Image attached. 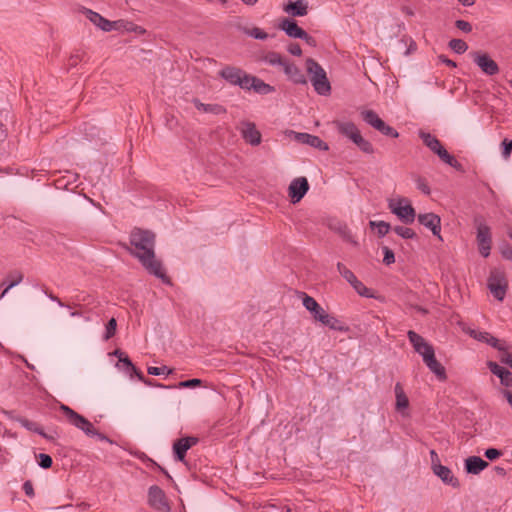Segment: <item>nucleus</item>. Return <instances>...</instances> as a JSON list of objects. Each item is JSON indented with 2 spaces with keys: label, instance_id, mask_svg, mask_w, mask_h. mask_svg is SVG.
Listing matches in <instances>:
<instances>
[{
  "label": "nucleus",
  "instance_id": "nucleus-31",
  "mask_svg": "<svg viewBox=\"0 0 512 512\" xmlns=\"http://www.w3.org/2000/svg\"><path fill=\"white\" fill-rule=\"evenodd\" d=\"M320 323L335 331L344 332L348 330V327L345 326L342 321L328 314L327 312L324 314V318L320 321Z\"/></svg>",
  "mask_w": 512,
  "mask_h": 512
},
{
  "label": "nucleus",
  "instance_id": "nucleus-49",
  "mask_svg": "<svg viewBox=\"0 0 512 512\" xmlns=\"http://www.w3.org/2000/svg\"><path fill=\"white\" fill-rule=\"evenodd\" d=\"M201 384H202V381L200 379L194 378V379H189V380H185V381L179 382L177 387H179V388H193V387L200 386Z\"/></svg>",
  "mask_w": 512,
  "mask_h": 512
},
{
  "label": "nucleus",
  "instance_id": "nucleus-36",
  "mask_svg": "<svg viewBox=\"0 0 512 512\" xmlns=\"http://www.w3.org/2000/svg\"><path fill=\"white\" fill-rule=\"evenodd\" d=\"M427 367L429 370L435 374V376L441 380L444 381L447 379L446 370L444 366L436 359L433 363L428 364Z\"/></svg>",
  "mask_w": 512,
  "mask_h": 512
},
{
  "label": "nucleus",
  "instance_id": "nucleus-7",
  "mask_svg": "<svg viewBox=\"0 0 512 512\" xmlns=\"http://www.w3.org/2000/svg\"><path fill=\"white\" fill-rule=\"evenodd\" d=\"M219 76L225 79L231 85H237L242 89L248 87L250 74L238 67L226 66L219 71Z\"/></svg>",
  "mask_w": 512,
  "mask_h": 512
},
{
  "label": "nucleus",
  "instance_id": "nucleus-17",
  "mask_svg": "<svg viewBox=\"0 0 512 512\" xmlns=\"http://www.w3.org/2000/svg\"><path fill=\"white\" fill-rule=\"evenodd\" d=\"M278 27L291 38L300 39L301 37L306 36V31L299 27L295 20L290 18L282 19Z\"/></svg>",
  "mask_w": 512,
  "mask_h": 512
},
{
  "label": "nucleus",
  "instance_id": "nucleus-19",
  "mask_svg": "<svg viewBox=\"0 0 512 512\" xmlns=\"http://www.w3.org/2000/svg\"><path fill=\"white\" fill-rule=\"evenodd\" d=\"M407 336L414 350L422 357L423 355H426L428 350L434 349L433 346L430 345L421 335L417 334L413 330H409Z\"/></svg>",
  "mask_w": 512,
  "mask_h": 512
},
{
  "label": "nucleus",
  "instance_id": "nucleus-50",
  "mask_svg": "<svg viewBox=\"0 0 512 512\" xmlns=\"http://www.w3.org/2000/svg\"><path fill=\"white\" fill-rule=\"evenodd\" d=\"M500 253L503 258L507 260H512V246L507 242H503L500 245Z\"/></svg>",
  "mask_w": 512,
  "mask_h": 512
},
{
  "label": "nucleus",
  "instance_id": "nucleus-42",
  "mask_svg": "<svg viewBox=\"0 0 512 512\" xmlns=\"http://www.w3.org/2000/svg\"><path fill=\"white\" fill-rule=\"evenodd\" d=\"M354 144H356L357 147L364 153L372 154L374 152L372 144L369 141H367L366 139H364L362 137V135L360 137H358V139L354 142Z\"/></svg>",
  "mask_w": 512,
  "mask_h": 512
},
{
  "label": "nucleus",
  "instance_id": "nucleus-35",
  "mask_svg": "<svg viewBox=\"0 0 512 512\" xmlns=\"http://www.w3.org/2000/svg\"><path fill=\"white\" fill-rule=\"evenodd\" d=\"M7 277L8 279H10V283L3 290V292L0 295V298H3L11 288L18 285L23 280V274L20 271L10 272Z\"/></svg>",
  "mask_w": 512,
  "mask_h": 512
},
{
  "label": "nucleus",
  "instance_id": "nucleus-37",
  "mask_svg": "<svg viewBox=\"0 0 512 512\" xmlns=\"http://www.w3.org/2000/svg\"><path fill=\"white\" fill-rule=\"evenodd\" d=\"M449 47L457 54H463L468 50L467 43L462 39L450 40Z\"/></svg>",
  "mask_w": 512,
  "mask_h": 512
},
{
  "label": "nucleus",
  "instance_id": "nucleus-62",
  "mask_svg": "<svg viewBox=\"0 0 512 512\" xmlns=\"http://www.w3.org/2000/svg\"><path fill=\"white\" fill-rule=\"evenodd\" d=\"M137 376V378L143 382L144 384L148 385V386H155L156 384H154L153 380L151 379H148V378H145V376L142 374L141 371L138 370V372L135 374Z\"/></svg>",
  "mask_w": 512,
  "mask_h": 512
},
{
  "label": "nucleus",
  "instance_id": "nucleus-3",
  "mask_svg": "<svg viewBox=\"0 0 512 512\" xmlns=\"http://www.w3.org/2000/svg\"><path fill=\"white\" fill-rule=\"evenodd\" d=\"M388 208L405 224H411L415 220V209L407 198L390 199L388 201Z\"/></svg>",
  "mask_w": 512,
  "mask_h": 512
},
{
  "label": "nucleus",
  "instance_id": "nucleus-41",
  "mask_svg": "<svg viewBox=\"0 0 512 512\" xmlns=\"http://www.w3.org/2000/svg\"><path fill=\"white\" fill-rule=\"evenodd\" d=\"M393 230L397 235L404 239H412L416 237V233L411 228L405 226H395Z\"/></svg>",
  "mask_w": 512,
  "mask_h": 512
},
{
  "label": "nucleus",
  "instance_id": "nucleus-4",
  "mask_svg": "<svg viewBox=\"0 0 512 512\" xmlns=\"http://www.w3.org/2000/svg\"><path fill=\"white\" fill-rule=\"evenodd\" d=\"M476 226V240L478 244L479 253L487 258L490 255L492 246V235L490 227L485 223L482 217L474 219Z\"/></svg>",
  "mask_w": 512,
  "mask_h": 512
},
{
  "label": "nucleus",
  "instance_id": "nucleus-12",
  "mask_svg": "<svg viewBox=\"0 0 512 512\" xmlns=\"http://www.w3.org/2000/svg\"><path fill=\"white\" fill-rule=\"evenodd\" d=\"M309 190V183L305 177H298L291 181L288 194L293 204L299 202Z\"/></svg>",
  "mask_w": 512,
  "mask_h": 512
},
{
  "label": "nucleus",
  "instance_id": "nucleus-28",
  "mask_svg": "<svg viewBox=\"0 0 512 512\" xmlns=\"http://www.w3.org/2000/svg\"><path fill=\"white\" fill-rule=\"evenodd\" d=\"M470 335L478 341L486 342L497 350H502V342L494 336L490 335L488 332H477L472 330Z\"/></svg>",
  "mask_w": 512,
  "mask_h": 512
},
{
  "label": "nucleus",
  "instance_id": "nucleus-47",
  "mask_svg": "<svg viewBox=\"0 0 512 512\" xmlns=\"http://www.w3.org/2000/svg\"><path fill=\"white\" fill-rule=\"evenodd\" d=\"M148 374L153 376H159V375H169L172 373V370L169 369L167 366H161V367H149L148 368Z\"/></svg>",
  "mask_w": 512,
  "mask_h": 512
},
{
  "label": "nucleus",
  "instance_id": "nucleus-18",
  "mask_svg": "<svg viewBox=\"0 0 512 512\" xmlns=\"http://www.w3.org/2000/svg\"><path fill=\"white\" fill-rule=\"evenodd\" d=\"M432 470L433 473L438 476L445 484L451 485L453 488L460 487L459 480L453 475L452 471L447 466H444L440 463L434 465Z\"/></svg>",
  "mask_w": 512,
  "mask_h": 512
},
{
  "label": "nucleus",
  "instance_id": "nucleus-29",
  "mask_svg": "<svg viewBox=\"0 0 512 512\" xmlns=\"http://www.w3.org/2000/svg\"><path fill=\"white\" fill-rule=\"evenodd\" d=\"M419 137L423 143L435 154H437L442 148L441 142L432 134L420 131Z\"/></svg>",
  "mask_w": 512,
  "mask_h": 512
},
{
  "label": "nucleus",
  "instance_id": "nucleus-25",
  "mask_svg": "<svg viewBox=\"0 0 512 512\" xmlns=\"http://www.w3.org/2000/svg\"><path fill=\"white\" fill-rule=\"evenodd\" d=\"M251 89H253L256 93L261 95H267L275 91V88L273 86L265 83L263 80L253 75H250L248 87L245 88V90Z\"/></svg>",
  "mask_w": 512,
  "mask_h": 512
},
{
  "label": "nucleus",
  "instance_id": "nucleus-30",
  "mask_svg": "<svg viewBox=\"0 0 512 512\" xmlns=\"http://www.w3.org/2000/svg\"><path fill=\"white\" fill-rule=\"evenodd\" d=\"M436 155L440 158L442 162L453 167L457 171H464L463 165L459 161H457V159L453 155L449 154L444 147Z\"/></svg>",
  "mask_w": 512,
  "mask_h": 512
},
{
  "label": "nucleus",
  "instance_id": "nucleus-8",
  "mask_svg": "<svg viewBox=\"0 0 512 512\" xmlns=\"http://www.w3.org/2000/svg\"><path fill=\"white\" fill-rule=\"evenodd\" d=\"M362 119L372 126L374 129L381 132L383 135L397 138L398 132L391 126L387 125L376 112L373 110H364L361 112Z\"/></svg>",
  "mask_w": 512,
  "mask_h": 512
},
{
  "label": "nucleus",
  "instance_id": "nucleus-33",
  "mask_svg": "<svg viewBox=\"0 0 512 512\" xmlns=\"http://www.w3.org/2000/svg\"><path fill=\"white\" fill-rule=\"evenodd\" d=\"M396 409L401 411L408 408L409 400L400 383L395 385Z\"/></svg>",
  "mask_w": 512,
  "mask_h": 512
},
{
  "label": "nucleus",
  "instance_id": "nucleus-56",
  "mask_svg": "<svg viewBox=\"0 0 512 512\" xmlns=\"http://www.w3.org/2000/svg\"><path fill=\"white\" fill-rule=\"evenodd\" d=\"M455 26L464 33H470L472 31V25L465 20H456Z\"/></svg>",
  "mask_w": 512,
  "mask_h": 512
},
{
  "label": "nucleus",
  "instance_id": "nucleus-22",
  "mask_svg": "<svg viewBox=\"0 0 512 512\" xmlns=\"http://www.w3.org/2000/svg\"><path fill=\"white\" fill-rule=\"evenodd\" d=\"M303 306L312 314L315 321L320 322L324 318L326 311L311 296L303 293Z\"/></svg>",
  "mask_w": 512,
  "mask_h": 512
},
{
  "label": "nucleus",
  "instance_id": "nucleus-10",
  "mask_svg": "<svg viewBox=\"0 0 512 512\" xmlns=\"http://www.w3.org/2000/svg\"><path fill=\"white\" fill-rule=\"evenodd\" d=\"M508 282L502 272L492 271L488 278V288L492 295L499 301H503Z\"/></svg>",
  "mask_w": 512,
  "mask_h": 512
},
{
  "label": "nucleus",
  "instance_id": "nucleus-63",
  "mask_svg": "<svg viewBox=\"0 0 512 512\" xmlns=\"http://www.w3.org/2000/svg\"><path fill=\"white\" fill-rule=\"evenodd\" d=\"M430 457H431V467L433 468L434 465L440 464V460L438 457V454L435 450L430 451Z\"/></svg>",
  "mask_w": 512,
  "mask_h": 512
},
{
  "label": "nucleus",
  "instance_id": "nucleus-51",
  "mask_svg": "<svg viewBox=\"0 0 512 512\" xmlns=\"http://www.w3.org/2000/svg\"><path fill=\"white\" fill-rule=\"evenodd\" d=\"M383 253H384V258H383L384 264L391 265L395 262L394 252L390 248H388L386 246L383 247Z\"/></svg>",
  "mask_w": 512,
  "mask_h": 512
},
{
  "label": "nucleus",
  "instance_id": "nucleus-34",
  "mask_svg": "<svg viewBox=\"0 0 512 512\" xmlns=\"http://www.w3.org/2000/svg\"><path fill=\"white\" fill-rule=\"evenodd\" d=\"M261 59H262V61H264L265 63H267L271 66L279 65L281 67L283 66V64L286 61V59H284L279 53L274 52V51L266 53L264 56H262Z\"/></svg>",
  "mask_w": 512,
  "mask_h": 512
},
{
  "label": "nucleus",
  "instance_id": "nucleus-2",
  "mask_svg": "<svg viewBox=\"0 0 512 512\" xmlns=\"http://www.w3.org/2000/svg\"><path fill=\"white\" fill-rule=\"evenodd\" d=\"M306 70L310 75V81L315 91L320 95H327L331 91V86L325 70L314 59L306 60Z\"/></svg>",
  "mask_w": 512,
  "mask_h": 512
},
{
  "label": "nucleus",
  "instance_id": "nucleus-45",
  "mask_svg": "<svg viewBox=\"0 0 512 512\" xmlns=\"http://www.w3.org/2000/svg\"><path fill=\"white\" fill-rule=\"evenodd\" d=\"M116 328H117V322H116V319L115 318H111L107 325H106V333H105V336L104 338L106 340L110 339L111 337H113L115 335V332H116Z\"/></svg>",
  "mask_w": 512,
  "mask_h": 512
},
{
  "label": "nucleus",
  "instance_id": "nucleus-58",
  "mask_svg": "<svg viewBox=\"0 0 512 512\" xmlns=\"http://www.w3.org/2000/svg\"><path fill=\"white\" fill-rule=\"evenodd\" d=\"M287 51L294 56H301L302 49L298 43H291L287 47Z\"/></svg>",
  "mask_w": 512,
  "mask_h": 512
},
{
  "label": "nucleus",
  "instance_id": "nucleus-26",
  "mask_svg": "<svg viewBox=\"0 0 512 512\" xmlns=\"http://www.w3.org/2000/svg\"><path fill=\"white\" fill-rule=\"evenodd\" d=\"M488 462L479 456H470L465 459V470L468 474L477 475L488 467Z\"/></svg>",
  "mask_w": 512,
  "mask_h": 512
},
{
  "label": "nucleus",
  "instance_id": "nucleus-52",
  "mask_svg": "<svg viewBox=\"0 0 512 512\" xmlns=\"http://www.w3.org/2000/svg\"><path fill=\"white\" fill-rule=\"evenodd\" d=\"M487 366H488V368L490 369V371H491L494 375H496V376H498V377H499L500 375H502V374L506 371V369H505V368L501 367L500 365H498V364H497L496 362H494V361H488V362H487Z\"/></svg>",
  "mask_w": 512,
  "mask_h": 512
},
{
  "label": "nucleus",
  "instance_id": "nucleus-13",
  "mask_svg": "<svg viewBox=\"0 0 512 512\" xmlns=\"http://www.w3.org/2000/svg\"><path fill=\"white\" fill-rule=\"evenodd\" d=\"M199 442V439L194 436H187L177 439L173 443V453L174 457L177 461L185 462V456L187 451L196 445Z\"/></svg>",
  "mask_w": 512,
  "mask_h": 512
},
{
  "label": "nucleus",
  "instance_id": "nucleus-9",
  "mask_svg": "<svg viewBox=\"0 0 512 512\" xmlns=\"http://www.w3.org/2000/svg\"><path fill=\"white\" fill-rule=\"evenodd\" d=\"M473 62L487 76H494L499 73L498 64L485 52L474 51L470 53Z\"/></svg>",
  "mask_w": 512,
  "mask_h": 512
},
{
  "label": "nucleus",
  "instance_id": "nucleus-48",
  "mask_svg": "<svg viewBox=\"0 0 512 512\" xmlns=\"http://www.w3.org/2000/svg\"><path fill=\"white\" fill-rule=\"evenodd\" d=\"M119 362L123 363L124 366H126V370H127V372L130 373L131 376L138 372V369L133 365V363L131 362V360L129 359V357L126 354H124L119 359Z\"/></svg>",
  "mask_w": 512,
  "mask_h": 512
},
{
  "label": "nucleus",
  "instance_id": "nucleus-11",
  "mask_svg": "<svg viewBox=\"0 0 512 512\" xmlns=\"http://www.w3.org/2000/svg\"><path fill=\"white\" fill-rule=\"evenodd\" d=\"M5 415L9 419L18 422L25 429L37 433L47 440H55V436L52 434L45 433L42 427L37 422L31 421L25 417L17 416L12 411H5Z\"/></svg>",
  "mask_w": 512,
  "mask_h": 512
},
{
  "label": "nucleus",
  "instance_id": "nucleus-5",
  "mask_svg": "<svg viewBox=\"0 0 512 512\" xmlns=\"http://www.w3.org/2000/svg\"><path fill=\"white\" fill-rule=\"evenodd\" d=\"M60 409L67 417L69 423L75 426L76 428L82 430L87 436L93 437L94 435L97 434L96 428L84 416L78 414L76 411H74L69 406L64 404L60 406Z\"/></svg>",
  "mask_w": 512,
  "mask_h": 512
},
{
  "label": "nucleus",
  "instance_id": "nucleus-64",
  "mask_svg": "<svg viewBox=\"0 0 512 512\" xmlns=\"http://www.w3.org/2000/svg\"><path fill=\"white\" fill-rule=\"evenodd\" d=\"M300 39L304 40L308 45H310L312 47H315L317 44L315 38L310 36L307 32H306V36L301 37Z\"/></svg>",
  "mask_w": 512,
  "mask_h": 512
},
{
  "label": "nucleus",
  "instance_id": "nucleus-43",
  "mask_svg": "<svg viewBox=\"0 0 512 512\" xmlns=\"http://www.w3.org/2000/svg\"><path fill=\"white\" fill-rule=\"evenodd\" d=\"M355 291L360 295L364 297H370V290L357 278L353 281V283L350 284Z\"/></svg>",
  "mask_w": 512,
  "mask_h": 512
},
{
  "label": "nucleus",
  "instance_id": "nucleus-39",
  "mask_svg": "<svg viewBox=\"0 0 512 512\" xmlns=\"http://www.w3.org/2000/svg\"><path fill=\"white\" fill-rule=\"evenodd\" d=\"M337 270L349 284L353 283V281L357 278L355 274L341 262L337 263Z\"/></svg>",
  "mask_w": 512,
  "mask_h": 512
},
{
  "label": "nucleus",
  "instance_id": "nucleus-27",
  "mask_svg": "<svg viewBox=\"0 0 512 512\" xmlns=\"http://www.w3.org/2000/svg\"><path fill=\"white\" fill-rule=\"evenodd\" d=\"M194 106L204 113L220 115L226 113V108L220 104H204L199 99L194 98L192 100Z\"/></svg>",
  "mask_w": 512,
  "mask_h": 512
},
{
  "label": "nucleus",
  "instance_id": "nucleus-23",
  "mask_svg": "<svg viewBox=\"0 0 512 512\" xmlns=\"http://www.w3.org/2000/svg\"><path fill=\"white\" fill-rule=\"evenodd\" d=\"M283 9L293 17H303L308 13V2L306 0L289 1Z\"/></svg>",
  "mask_w": 512,
  "mask_h": 512
},
{
  "label": "nucleus",
  "instance_id": "nucleus-14",
  "mask_svg": "<svg viewBox=\"0 0 512 512\" xmlns=\"http://www.w3.org/2000/svg\"><path fill=\"white\" fill-rule=\"evenodd\" d=\"M240 133L246 143L257 146L261 143L262 136L260 131L256 128L255 123L250 121H242L240 123Z\"/></svg>",
  "mask_w": 512,
  "mask_h": 512
},
{
  "label": "nucleus",
  "instance_id": "nucleus-6",
  "mask_svg": "<svg viewBox=\"0 0 512 512\" xmlns=\"http://www.w3.org/2000/svg\"><path fill=\"white\" fill-rule=\"evenodd\" d=\"M60 409L67 417L69 423L75 426L76 428L82 430L87 436L93 437L94 435L97 434L96 428L84 416L78 414L76 411H74L69 406L64 404L60 406Z\"/></svg>",
  "mask_w": 512,
  "mask_h": 512
},
{
  "label": "nucleus",
  "instance_id": "nucleus-57",
  "mask_svg": "<svg viewBox=\"0 0 512 512\" xmlns=\"http://www.w3.org/2000/svg\"><path fill=\"white\" fill-rule=\"evenodd\" d=\"M499 378L502 385L506 387L512 386V373L509 370L506 369V371L500 375Z\"/></svg>",
  "mask_w": 512,
  "mask_h": 512
},
{
  "label": "nucleus",
  "instance_id": "nucleus-21",
  "mask_svg": "<svg viewBox=\"0 0 512 512\" xmlns=\"http://www.w3.org/2000/svg\"><path fill=\"white\" fill-rule=\"evenodd\" d=\"M294 138L296 141L302 144H307L311 147L317 148L319 150L327 151L328 145L323 140H321L318 136L311 135L308 133H294Z\"/></svg>",
  "mask_w": 512,
  "mask_h": 512
},
{
  "label": "nucleus",
  "instance_id": "nucleus-38",
  "mask_svg": "<svg viewBox=\"0 0 512 512\" xmlns=\"http://www.w3.org/2000/svg\"><path fill=\"white\" fill-rule=\"evenodd\" d=\"M334 229L342 236L345 241L350 242L355 246L358 245V242L353 239L348 227L345 224L339 223L337 227H334Z\"/></svg>",
  "mask_w": 512,
  "mask_h": 512
},
{
  "label": "nucleus",
  "instance_id": "nucleus-32",
  "mask_svg": "<svg viewBox=\"0 0 512 512\" xmlns=\"http://www.w3.org/2000/svg\"><path fill=\"white\" fill-rule=\"evenodd\" d=\"M88 14L90 21L100 27L103 31H110L112 29V23L102 17L99 13L88 10Z\"/></svg>",
  "mask_w": 512,
  "mask_h": 512
},
{
  "label": "nucleus",
  "instance_id": "nucleus-44",
  "mask_svg": "<svg viewBox=\"0 0 512 512\" xmlns=\"http://www.w3.org/2000/svg\"><path fill=\"white\" fill-rule=\"evenodd\" d=\"M499 351V360L512 368V354L507 351L505 343L502 342V350Z\"/></svg>",
  "mask_w": 512,
  "mask_h": 512
},
{
  "label": "nucleus",
  "instance_id": "nucleus-53",
  "mask_svg": "<svg viewBox=\"0 0 512 512\" xmlns=\"http://www.w3.org/2000/svg\"><path fill=\"white\" fill-rule=\"evenodd\" d=\"M52 458L48 454L40 453L39 454V465L44 469H48L52 466Z\"/></svg>",
  "mask_w": 512,
  "mask_h": 512
},
{
  "label": "nucleus",
  "instance_id": "nucleus-1",
  "mask_svg": "<svg viewBox=\"0 0 512 512\" xmlns=\"http://www.w3.org/2000/svg\"><path fill=\"white\" fill-rule=\"evenodd\" d=\"M130 254L137 258L142 266L152 275L169 284L170 278L166 275L160 260L155 256V234L149 230L135 228L130 234Z\"/></svg>",
  "mask_w": 512,
  "mask_h": 512
},
{
  "label": "nucleus",
  "instance_id": "nucleus-16",
  "mask_svg": "<svg viewBox=\"0 0 512 512\" xmlns=\"http://www.w3.org/2000/svg\"><path fill=\"white\" fill-rule=\"evenodd\" d=\"M418 221L421 225L430 229L431 232L433 233V235H435L441 239V236H440L441 219L438 215H436L434 213L419 214Z\"/></svg>",
  "mask_w": 512,
  "mask_h": 512
},
{
  "label": "nucleus",
  "instance_id": "nucleus-15",
  "mask_svg": "<svg viewBox=\"0 0 512 512\" xmlns=\"http://www.w3.org/2000/svg\"><path fill=\"white\" fill-rule=\"evenodd\" d=\"M148 502L150 506L157 510L163 511L169 509L164 491L156 485L149 488Z\"/></svg>",
  "mask_w": 512,
  "mask_h": 512
},
{
  "label": "nucleus",
  "instance_id": "nucleus-54",
  "mask_svg": "<svg viewBox=\"0 0 512 512\" xmlns=\"http://www.w3.org/2000/svg\"><path fill=\"white\" fill-rule=\"evenodd\" d=\"M415 181L417 188L421 190L424 194L429 195L431 193L430 187L424 178L417 177Z\"/></svg>",
  "mask_w": 512,
  "mask_h": 512
},
{
  "label": "nucleus",
  "instance_id": "nucleus-20",
  "mask_svg": "<svg viewBox=\"0 0 512 512\" xmlns=\"http://www.w3.org/2000/svg\"><path fill=\"white\" fill-rule=\"evenodd\" d=\"M284 73L290 81L295 84H306L307 80L304 73L295 64L285 61L282 66Z\"/></svg>",
  "mask_w": 512,
  "mask_h": 512
},
{
  "label": "nucleus",
  "instance_id": "nucleus-24",
  "mask_svg": "<svg viewBox=\"0 0 512 512\" xmlns=\"http://www.w3.org/2000/svg\"><path fill=\"white\" fill-rule=\"evenodd\" d=\"M335 126L340 134L349 138L353 143L361 136L359 129L352 122L336 121Z\"/></svg>",
  "mask_w": 512,
  "mask_h": 512
},
{
  "label": "nucleus",
  "instance_id": "nucleus-60",
  "mask_svg": "<svg viewBox=\"0 0 512 512\" xmlns=\"http://www.w3.org/2000/svg\"><path fill=\"white\" fill-rule=\"evenodd\" d=\"M23 490L28 497H30V498L34 497V495H35L34 488H33L32 482L30 480H27L26 482H24Z\"/></svg>",
  "mask_w": 512,
  "mask_h": 512
},
{
  "label": "nucleus",
  "instance_id": "nucleus-59",
  "mask_svg": "<svg viewBox=\"0 0 512 512\" xmlns=\"http://www.w3.org/2000/svg\"><path fill=\"white\" fill-rule=\"evenodd\" d=\"M502 455V452L495 448H489L485 451V456L489 460H495Z\"/></svg>",
  "mask_w": 512,
  "mask_h": 512
},
{
  "label": "nucleus",
  "instance_id": "nucleus-61",
  "mask_svg": "<svg viewBox=\"0 0 512 512\" xmlns=\"http://www.w3.org/2000/svg\"><path fill=\"white\" fill-rule=\"evenodd\" d=\"M422 358H423V362L426 364V366L428 364L433 363L436 360L434 349L433 350H428L426 352V355H423Z\"/></svg>",
  "mask_w": 512,
  "mask_h": 512
},
{
  "label": "nucleus",
  "instance_id": "nucleus-40",
  "mask_svg": "<svg viewBox=\"0 0 512 512\" xmlns=\"http://www.w3.org/2000/svg\"><path fill=\"white\" fill-rule=\"evenodd\" d=\"M370 226L377 228V232L380 237L385 236L391 229L390 224L385 221H371Z\"/></svg>",
  "mask_w": 512,
  "mask_h": 512
},
{
  "label": "nucleus",
  "instance_id": "nucleus-46",
  "mask_svg": "<svg viewBox=\"0 0 512 512\" xmlns=\"http://www.w3.org/2000/svg\"><path fill=\"white\" fill-rule=\"evenodd\" d=\"M247 34L259 40H266L268 38V34L258 27H253L252 29L248 30Z\"/></svg>",
  "mask_w": 512,
  "mask_h": 512
},
{
  "label": "nucleus",
  "instance_id": "nucleus-55",
  "mask_svg": "<svg viewBox=\"0 0 512 512\" xmlns=\"http://www.w3.org/2000/svg\"><path fill=\"white\" fill-rule=\"evenodd\" d=\"M502 147H503L502 156L504 159H508L510 157V154L512 151V140H508L507 138H505L502 141Z\"/></svg>",
  "mask_w": 512,
  "mask_h": 512
}]
</instances>
